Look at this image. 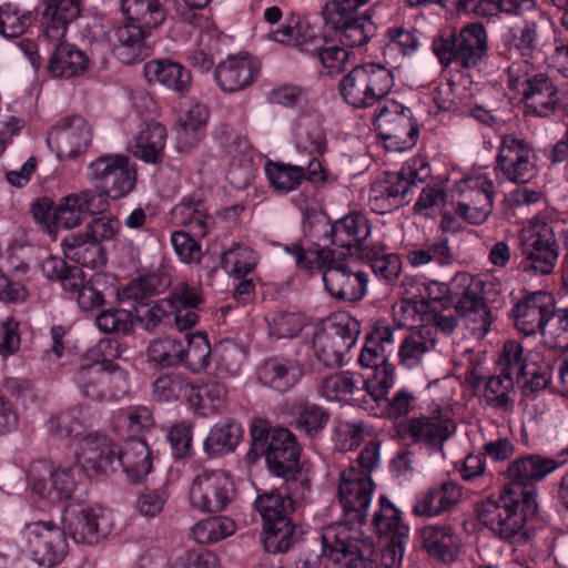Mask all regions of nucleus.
<instances>
[{"label": "nucleus", "instance_id": "obj_61", "mask_svg": "<svg viewBox=\"0 0 568 568\" xmlns=\"http://www.w3.org/2000/svg\"><path fill=\"white\" fill-rule=\"evenodd\" d=\"M32 11L21 10L13 3L0 6V34L6 38L22 36L32 24Z\"/></svg>", "mask_w": 568, "mask_h": 568}, {"label": "nucleus", "instance_id": "obj_36", "mask_svg": "<svg viewBox=\"0 0 568 568\" xmlns=\"http://www.w3.org/2000/svg\"><path fill=\"white\" fill-rule=\"evenodd\" d=\"M172 222L187 229L195 237H204L214 224L201 200L187 199L176 204L171 211Z\"/></svg>", "mask_w": 568, "mask_h": 568}, {"label": "nucleus", "instance_id": "obj_57", "mask_svg": "<svg viewBox=\"0 0 568 568\" xmlns=\"http://www.w3.org/2000/svg\"><path fill=\"white\" fill-rule=\"evenodd\" d=\"M339 92L342 98L351 105L357 109L369 108L366 78L363 64L354 67L351 72L339 82Z\"/></svg>", "mask_w": 568, "mask_h": 568}, {"label": "nucleus", "instance_id": "obj_47", "mask_svg": "<svg viewBox=\"0 0 568 568\" xmlns=\"http://www.w3.org/2000/svg\"><path fill=\"white\" fill-rule=\"evenodd\" d=\"M87 425L85 409L83 406L77 405L52 415L47 422V430L54 439H68L82 435Z\"/></svg>", "mask_w": 568, "mask_h": 568}, {"label": "nucleus", "instance_id": "obj_50", "mask_svg": "<svg viewBox=\"0 0 568 568\" xmlns=\"http://www.w3.org/2000/svg\"><path fill=\"white\" fill-rule=\"evenodd\" d=\"M270 38L278 43L294 47L313 45L314 42H321L307 21L292 14L277 29L271 31Z\"/></svg>", "mask_w": 568, "mask_h": 568}, {"label": "nucleus", "instance_id": "obj_2", "mask_svg": "<svg viewBox=\"0 0 568 568\" xmlns=\"http://www.w3.org/2000/svg\"><path fill=\"white\" fill-rule=\"evenodd\" d=\"M407 286L418 294L425 306H430L432 303L444 306L450 303L453 295L459 296L456 312L473 324L474 334L484 337L489 332L491 312L481 295L484 282L479 276L466 272L457 273L450 285L438 281L419 284L414 280H406L403 287Z\"/></svg>", "mask_w": 568, "mask_h": 568}, {"label": "nucleus", "instance_id": "obj_23", "mask_svg": "<svg viewBox=\"0 0 568 568\" xmlns=\"http://www.w3.org/2000/svg\"><path fill=\"white\" fill-rule=\"evenodd\" d=\"M394 428L398 439L438 446L452 435L454 425L449 417L437 410L432 415L405 418Z\"/></svg>", "mask_w": 568, "mask_h": 568}, {"label": "nucleus", "instance_id": "obj_45", "mask_svg": "<svg viewBox=\"0 0 568 568\" xmlns=\"http://www.w3.org/2000/svg\"><path fill=\"white\" fill-rule=\"evenodd\" d=\"M224 38L215 29L205 28L199 31L195 48L189 53L187 61L201 72H209L215 59L221 55Z\"/></svg>", "mask_w": 568, "mask_h": 568}, {"label": "nucleus", "instance_id": "obj_30", "mask_svg": "<svg viewBox=\"0 0 568 568\" xmlns=\"http://www.w3.org/2000/svg\"><path fill=\"white\" fill-rule=\"evenodd\" d=\"M258 67L248 54L230 55L215 69V80L225 92L244 90L255 80Z\"/></svg>", "mask_w": 568, "mask_h": 568}, {"label": "nucleus", "instance_id": "obj_25", "mask_svg": "<svg viewBox=\"0 0 568 568\" xmlns=\"http://www.w3.org/2000/svg\"><path fill=\"white\" fill-rule=\"evenodd\" d=\"M555 303V297L549 292L536 291L526 294L511 310L515 327L526 336L540 332Z\"/></svg>", "mask_w": 568, "mask_h": 568}, {"label": "nucleus", "instance_id": "obj_49", "mask_svg": "<svg viewBox=\"0 0 568 568\" xmlns=\"http://www.w3.org/2000/svg\"><path fill=\"white\" fill-rule=\"evenodd\" d=\"M121 10L128 20L149 30L166 19V10L159 0H121Z\"/></svg>", "mask_w": 568, "mask_h": 568}, {"label": "nucleus", "instance_id": "obj_5", "mask_svg": "<svg viewBox=\"0 0 568 568\" xmlns=\"http://www.w3.org/2000/svg\"><path fill=\"white\" fill-rule=\"evenodd\" d=\"M507 84L520 97L526 115L550 118L562 109V94L552 79L537 72L527 60L514 61L508 67Z\"/></svg>", "mask_w": 568, "mask_h": 568}, {"label": "nucleus", "instance_id": "obj_1", "mask_svg": "<svg viewBox=\"0 0 568 568\" xmlns=\"http://www.w3.org/2000/svg\"><path fill=\"white\" fill-rule=\"evenodd\" d=\"M284 251L294 258L300 271L310 275L321 272L324 286L333 298L356 302L364 297L367 274L343 253L328 247L306 251L300 243L284 245Z\"/></svg>", "mask_w": 568, "mask_h": 568}, {"label": "nucleus", "instance_id": "obj_58", "mask_svg": "<svg viewBox=\"0 0 568 568\" xmlns=\"http://www.w3.org/2000/svg\"><path fill=\"white\" fill-rule=\"evenodd\" d=\"M540 333L550 348L568 349V308L557 310L555 305Z\"/></svg>", "mask_w": 568, "mask_h": 568}, {"label": "nucleus", "instance_id": "obj_18", "mask_svg": "<svg viewBox=\"0 0 568 568\" xmlns=\"http://www.w3.org/2000/svg\"><path fill=\"white\" fill-rule=\"evenodd\" d=\"M560 467V463L540 454H524L509 462L505 476L508 483L503 487L521 493L528 505L537 504L535 483L544 480Z\"/></svg>", "mask_w": 568, "mask_h": 568}, {"label": "nucleus", "instance_id": "obj_21", "mask_svg": "<svg viewBox=\"0 0 568 568\" xmlns=\"http://www.w3.org/2000/svg\"><path fill=\"white\" fill-rule=\"evenodd\" d=\"M374 484L371 475L351 466L339 475L338 499L345 516L361 523L367 515Z\"/></svg>", "mask_w": 568, "mask_h": 568}, {"label": "nucleus", "instance_id": "obj_62", "mask_svg": "<svg viewBox=\"0 0 568 568\" xmlns=\"http://www.w3.org/2000/svg\"><path fill=\"white\" fill-rule=\"evenodd\" d=\"M226 387L219 382H210L200 386L192 385V390L187 395V400L196 409L214 412L225 402Z\"/></svg>", "mask_w": 568, "mask_h": 568}, {"label": "nucleus", "instance_id": "obj_33", "mask_svg": "<svg viewBox=\"0 0 568 568\" xmlns=\"http://www.w3.org/2000/svg\"><path fill=\"white\" fill-rule=\"evenodd\" d=\"M285 481L286 488L284 491L273 489L257 496L255 507L263 519V524L291 520V515L294 511V497L302 496L304 490L307 489H303L301 484H292L291 480Z\"/></svg>", "mask_w": 568, "mask_h": 568}, {"label": "nucleus", "instance_id": "obj_11", "mask_svg": "<svg viewBox=\"0 0 568 568\" xmlns=\"http://www.w3.org/2000/svg\"><path fill=\"white\" fill-rule=\"evenodd\" d=\"M433 51L443 67L475 68L488 51L487 30L479 22L466 24L458 33L435 40Z\"/></svg>", "mask_w": 568, "mask_h": 568}, {"label": "nucleus", "instance_id": "obj_12", "mask_svg": "<svg viewBox=\"0 0 568 568\" xmlns=\"http://www.w3.org/2000/svg\"><path fill=\"white\" fill-rule=\"evenodd\" d=\"M323 552L329 560L345 568H367L373 554L363 531L347 521L323 528Z\"/></svg>", "mask_w": 568, "mask_h": 568}, {"label": "nucleus", "instance_id": "obj_46", "mask_svg": "<svg viewBox=\"0 0 568 568\" xmlns=\"http://www.w3.org/2000/svg\"><path fill=\"white\" fill-rule=\"evenodd\" d=\"M243 437L242 425L233 418H226L215 424L206 439L204 450L209 455H220L233 452Z\"/></svg>", "mask_w": 568, "mask_h": 568}, {"label": "nucleus", "instance_id": "obj_7", "mask_svg": "<svg viewBox=\"0 0 568 568\" xmlns=\"http://www.w3.org/2000/svg\"><path fill=\"white\" fill-rule=\"evenodd\" d=\"M87 178L95 189L85 190L104 211L108 199L128 196L136 184V164L125 154H104L94 159L87 168Z\"/></svg>", "mask_w": 568, "mask_h": 568}, {"label": "nucleus", "instance_id": "obj_37", "mask_svg": "<svg viewBox=\"0 0 568 568\" xmlns=\"http://www.w3.org/2000/svg\"><path fill=\"white\" fill-rule=\"evenodd\" d=\"M61 247L67 258L90 270L101 268L106 262L103 247L82 233L64 237Z\"/></svg>", "mask_w": 568, "mask_h": 568}, {"label": "nucleus", "instance_id": "obj_15", "mask_svg": "<svg viewBox=\"0 0 568 568\" xmlns=\"http://www.w3.org/2000/svg\"><path fill=\"white\" fill-rule=\"evenodd\" d=\"M494 199V182L484 174L471 175L455 185L454 212L457 217L470 225H481L493 213Z\"/></svg>", "mask_w": 568, "mask_h": 568}, {"label": "nucleus", "instance_id": "obj_29", "mask_svg": "<svg viewBox=\"0 0 568 568\" xmlns=\"http://www.w3.org/2000/svg\"><path fill=\"white\" fill-rule=\"evenodd\" d=\"M40 13V26L43 40H61L68 32L69 24L81 12L82 0H44Z\"/></svg>", "mask_w": 568, "mask_h": 568}, {"label": "nucleus", "instance_id": "obj_60", "mask_svg": "<svg viewBox=\"0 0 568 568\" xmlns=\"http://www.w3.org/2000/svg\"><path fill=\"white\" fill-rule=\"evenodd\" d=\"M268 182L280 192L288 193L296 190L305 176L301 165L268 162L265 165Z\"/></svg>", "mask_w": 568, "mask_h": 568}, {"label": "nucleus", "instance_id": "obj_19", "mask_svg": "<svg viewBox=\"0 0 568 568\" xmlns=\"http://www.w3.org/2000/svg\"><path fill=\"white\" fill-rule=\"evenodd\" d=\"M22 535L29 552L40 566L57 565L68 554L67 531L52 520L29 523Z\"/></svg>", "mask_w": 568, "mask_h": 568}, {"label": "nucleus", "instance_id": "obj_6", "mask_svg": "<svg viewBox=\"0 0 568 568\" xmlns=\"http://www.w3.org/2000/svg\"><path fill=\"white\" fill-rule=\"evenodd\" d=\"M110 346L109 341H101L89 349L72 377L81 395L94 402L118 399L129 392L125 372L105 364L103 351Z\"/></svg>", "mask_w": 568, "mask_h": 568}, {"label": "nucleus", "instance_id": "obj_35", "mask_svg": "<svg viewBox=\"0 0 568 568\" xmlns=\"http://www.w3.org/2000/svg\"><path fill=\"white\" fill-rule=\"evenodd\" d=\"M152 464V450L142 438L131 437L120 448L119 468L133 481H140L150 474Z\"/></svg>", "mask_w": 568, "mask_h": 568}, {"label": "nucleus", "instance_id": "obj_4", "mask_svg": "<svg viewBox=\"0 0 568 568\" xmlns=\"http://www.w3.org/2000/svg\"><path fill=\"white\" fill-rule=\"evenodd\" d=\"M521 496V493L501 487L497 495L476 505L477 519L501 540L525 542V523L527 516L536 511L537 504L528 505Z\"/></svg>", "mask_w": 568, "mask_h": 568}, {"label": "nucleus", "instance_id": "obj_24", "mask_svg": "<svg viewBox=\"0 0 568 568\" xmlns=\"http://www.w3.org/2000/svg\"><path fill=\"white\" fill-rule=\"evenodd\" d=\"M63 527L77 544L95 545L111 534L113 525L104 510L83 508L67 509Z\"/></svg>", "mask_w": 568, "mask_h": 568}, {"label": "nucleus", "instance_id": "obj_31", "mask_svg": "<svg viewBox=\"0 0 568 568\" xmlns=\"http://www.w3.org/2000/svg\"><path fill=\"white\" fill-rule=\"evenodd\" d=\"M462 496L463 490L457 483L445 480L422 491L416 498L413 510L418 516L436 517L454 508Z\"/></svg>", "mask_w": 568, "mask_h": 568}, {"label": "nucleus", "instance_id": "obj_13", "mask_svg": "<svg viewBox=\"0 0 568 568\" xmlns=\"http://www.w3.org/2000/svg\"><path fill=\"white\" fill-rule=\"evenodd\" d=\"M371 0H328L323 8V19L345 47H362L374 36L375 26L359 13Z\"/></svg>", "mask_w": 568, "mask_h": 568}, {"label": "nucleus", "instance_id": "obj_22", "mask_svg": "<svg viewBox=\"0 0 568 568\" xmlns=\"http://www.w3.org/2000/svg\"><path fill=\"white\" fill-rule=\"evenodd\" d=\"M92 141V129L82 116L60 120L48 133L47 144L60 160L74 159Z\"/></svg>", "mask_w": 568, "mask_h": 568}, {"label": "nucleus", "instance_id": "obj_43", "mask_svg": "<svg viewBox=\"0 0 568 568\" xmlns=\"http://www.w3.org/2000/svg\"><path fill=\"white\" fill-rule=\"evenodd\" d=\"M294 141L297 150L311 155H323L327 149V140L320 115L301 116L295 126Z\"/></svg>", "mask_w": 568, "mask_h": 568}, {"label": "nucleus", "instance_id": "obj_44", "mask_svg": "<svg viewBox=\"0 0 568 568\" xmlns=\"http://www.w3.org/2000/svg\"><path fill=\"white\" fill-rule=\"evenodd\" d=\"M423 545L430 556L452 562L458 552V541L452 526L430 525L422 530Z\"/></svg>", "mask_w": 568, "mask_h": 568}, {"label": "nucleus", "instance_id": "obj_51", "mask_svg": "<svg viewBox=\"0 0 568 568\" xmlns=\"http://www.w3.org/2000/svg\"><path fill=\"white\" fill-rule=\"evenodd\" d=\"M297 527L291 520L263 524L262 542L268 554L288 551L298 539Z\"/></svg>", "mask_w": 568, "mask_h": 568}, {"label": "nucleus", "instance_id": "obj_27", "mask_svg": "<svg viewBox=\"0 0 568 568\" xmlns=\"http://www.w3.org/2000/svg\"><path fill=\"white\" fill-rule=\"evenodd\" d=\"M151 30L130 20L114 28L111 41L113 54L123 64L144 60L150 54L146 39Z\"/></svg>", "mask_w": 568, "mask_h": 568}, {"label": "nucleus", "instance_id": "obj_41", "mask_svg": "<svg viewBox=\"0 0 568 568\" xmlns=\"http://www.w3.org/2000/svg\"><path fill=\"white\" fill-rule=\"evenodd\" d=\"M554 363L537 352L526 355V364L520 367L517 383L521 385L525 394L538 393L545 389L552 376Z\"/></svg>", "mask_w": 568, "mask_h": 568}, {"label": "nucleus", "instance_id": "obj_48", "mask_svg": "<svg viewBox=\"0 0 568 568\" xmlns=\"http://www.w3.org/2000/svg\"><path fill=\"white\" fill-rule=\"evenodd\" d=\"M359 381L349 371L337 372L322 377L317 384L318 395L327 402L349 403L359 390Z\"/></svg>", "mask_w": 568, "mask_h": 568}, {"label": "nucleus", "instance_id": "obj_28", "mask_svg": "<svg viewBox=\"0 0 568 568\" xmlns=\"http://www.w3.org/2000/svg\"><path fill=\"white\" fill-rule=\"evenodd\" d=\"M78 457L95 473L110 474L119 469L120 448L109 437L89 433L80 440Z\"/></svg>", "mask_w": 568, "mask_h": 568}, {"label": "nucleus", "instance_id": "obj_26", "mask_svg": "<svg viewBox=\"0 0 568 568\" xmlns=\"http://www.w3.org/2000/svg\"><path fill=\"white\" fill-rule=\"evenodd\" d=\"M304 375L305 365L298 359L285 356L270 357L257 369L258 382L281 394L294 388Z\"/></svg>", "mask_w": 568, "mask_h": 568}, {"label": "nucleus", "instance_id": "obj_53", "mask_svg": "<svg viewBox=\"0 0 568 568\" xmlns=\"http://www.w3.org/2000/svg\"><path fill=\"white\" fill-rule=\"evenodd\" d=\"M183 343L172 336L155 338L146 348L148 362L155 368L181 365Z\"/></svg>", "mask_w": 568, "mask_h": 568}, {"label": "nucleus", "instance_id": "obj_8", "mask_svg": "<svg viewBox=\"0 0 568 568\" xmlns=\"http://www.w3.org/2000/svg\"><path fill=\"white\" fill-rule=\"evenodd\" d=\"M390 342V328L376 327L366 337L364 348L359 355V363L363 367L372 368L373 372L364 381V387L373 400L371 413L376 417H390L389 378L390 367L386 355L385 344Z\"/></svg>", "mask_w": 568, "mask_h": 568}, {"label": "nucleus", "instance_id": "obj_38", "mask_svg": "<svg viewBox=\"0 0 568 568\" xmlns=\"http://www.w3.org/2000/svg\"><path fill=\"white\" fill-rule=\"evenodd\" d=\"M143 73L148 82L160 83L178 92H185L191 85V73L178 62L152 60L144 64Z\"/></svg>", "mask_w": 568, "mask_h": 568}, {"label": "nucleus", "instance_id": "obj_16", "mask_svg": "<svg viewBox=\"0 0 568 568\" xmlns=\"http://www.w3.org/2000/svg\"><path fill=\"white\" fill-rule=\"evenodd\" d=\"M358 335L359 323L356 320L345 314L334 317L328 326L313 334L314 356L326 367H339Z\"/></svg>", "mask_w": 568, "mask_h": 568}, {"label": "nucleus", "instance_id": "obj_54", "mask_svg": "<svg viewBox=\"0 0 568 568\" xmlns=\"http://www.w3.org/2000/svg\"><path fill=\"white\" fill-rule=\"evenodd\" d=\"M394 113L398 115V123L393 130V151L404 152L415 146L419 135L418 125L413 119L410 109L395 100H393Z\"/></svg>", "mask_w": 568, "mask_h": 568}, {"label": "nucleus", "instance_id": "obj_3", "mask_svg": "<svg viewBox=\"0 0 568 568\" xmlns=\"http://www.w3.org/2000/svg\"><path fill=\"white\" fill-rule=\"evenodd\" d=\"M251 447L246 454L248 463L264 456L268 469L276 476L308 488L300 470V446L295 436L286 428H271L268 423L255 418L250 427Z\"/></svg>", "mask_w": 568, "mask_h": 568}, {"label": "nucleus", "instance_id": "obj_34", "mask_svg": "<svg viewBox=\"0 0 568 568\" xmlns=\"http://www.w3.org/2000/svg\"><path fill=\"white\" fill-rule=\"evenodd\" d=\"M101 212L103 210L84 190L61 200L53 211V225L67 230L73 229L82 222L85 213L95 214Z\"/></svg>", "mask_w": 568, "mask_h": 568}, {"label": "nucleus", "instance_id": "obj_40", "mask_svg": "<svg viewBox=\"0 0 568 568\" xmlns=\"http://www.w3.org/2000/svg\"><path fill=\"white\" fill-rule=\"evenodd\" d=\"M515 381L509 373L486 378L483 389L484 404L500 414H509L515 407Z\"/></svg>", "mask_w": 568, "mask_h": 568}, {"label": "nucleus", "instance_id": "obj_52", "mask_svg": "<svg viewBox=\"0 0 568 568\" xmlns=\"http://www.w3.org/2000/svg\"><path fill=\"white\" fill-rule=\"evenodd\" d=\"M235 531L234 520L226 516H212L202 519L191 529L193 539L200 545L215 544L234 535Z\"/></svg>", "mask_w": 568, "mask_h": 568}, {"label": "nucleus", "instance_id": "obj_32", "mask_svg": "<svg viewBox=\"0 0 568 568\" xmlns=\"http://www.w3.org/2000/svg\"><path fill=\"white\" fill-rule=\"evenodd\" d=\"M52 43L48 70L55 78L72 79L82 75L89 68L90 59L77 45L61 40H47Z\"/></svg>", "mask_w": 568, "mask_h": 568}, {"label": "nucleus", "instance_id": "obj_59", "mask_svg": "<svg viewBox=\"0 0 568 568\" xmlns=\"http://www.w3.org/2000/svg\"><path fill=\"white\" fill-rule=\"evenodd\" d=\"M221 264L230 275L243 278L256 266L257 256L251 247L234 244L223 253Z\"/></svg>", "mask_w": 568, "mask_h": 568}, {"label": "nucleus", "instance_id": "obj_56", "mask_svg": "<svg viewBox=\"0 0 568 568\" xmlns=\"http://www.w3.org/2000/svg\"><path fill=\"white\" fill-rule=\"evenodd\" d=\"M186 339L187 346L183 345L181 365L199 374L209 367L211 361L212 351L207 335L203 332L187 334Z\"/></svg>", "mask_w": 568, "mask_h": 568}, {"label": "nucleus", "instance_id": "obj_39", "mask_svg": "<svg viewBox=\"0 0 568 568\" xmlns=\"http://www.w3.org/2000/svg\"><path fill=\"white\" fill-rule=\"evenodd\" d=\"M331 240L341 247H361L369 236L371 226L365 214L352 212L335 221L331 226Z\"/></svg>", "mask_w": 568, "mask_h": 568}, {"label": "nucleus", "instance_id": "obj_14", "mask_svg": "<svg viewBox=\"0 0 568 568\" xmlns=\"http://www.w3.org/2000/svg\"><path fill=\"white\" fill-rule=\"evenodd\" d=\"M83 478L82 465L55 467L48 460L33 462L28 473L29 487L32 493L52 504L71 499Z\"/></svg>", "mask_w": 568, "mask_h": 568}, {"label": "nucleus", "instance_id": "obj_64", "mask_svg": "<svg viewBox=\"0 0 568 568\" xmlns=\"http://www.w3.org/2000/svg\"><path fill=\"white\" fill-rule=\"evenodd\" d=\"M507 45L510 51L517 52L523 59L532 57L538 48V24L536 21H524L521 27L513 28L509 31Z\"/></svg>", "mask_w": 568, "mask_h": 568}, {"label": "nucleus", "instance_id": "obj_42", "mask_svg": "<svg viewBox=\"0 0 568 568\" xmlns=\"http://www.w3.org/2000/svg\"><path fill=\"white\" fill-rule=\"evenodd\" d=\"M166 129L159 122H150L141 130L131 144L132 153L146 163H158L163 159Z\"/></svg>", "mask_w": 568, "mask_h": 568}, {"label": "nucleus", "instance_id": "obj_17", "mask_svg": "<svg viewBox=\"0 0 568 568\" xmlns=\"http://www.w3.org/2000/svg\"><path fill=\"white\" fill-rule=\"evenodd\" d=\"M495 169L508 182L529 183L538 174L532 145L515 134L501 135Z\"/></svg>", "mask_w": 568, "mask_h": 568}, {"label": "nucleus", "instance_id": "obj_20", "mask_svg": "<svg viewBox=\"0 0 568 568\" xmlns=\"http://www.w3.org/2000/svg\"><path fill=\"white\" fill-rule=\"evenodd\" d=\"M233 495V483L224 471L205 469L193 478L189 499L200 511L219 513L226 508Z\"/></svg>", "mask_w": 568, "mask_h": 568}, {"label": "nucleus", "instance_id": "obj_9", "mask_svg": "<svg viewBox=\"0 0 568 568\" xmlns=\"http://www.w3.org/2000/svg\"><path fill=\"white\" fill-rule=\"evenodd\" d=\"M202 303L200 288L183 283L174 287L169 297L159 300L153 305H145L146 307L141 311L134 305L132 308L140 324L149 332L170 322L172 317L178 329L185 331L197 323L199 315L195 311Z\"/></svg>", "mask_w": 568, "mask_h": 568}, {"label": "nucleus", "instance_id": "obj_10", "mask_svg": "<svg viewBox=\"0 0 568 568\" xmlns=\"http://www.w3.org/2000/svg\"><path fill=\"white\" fill-rule=\"evenodd\" d=\"M559 252L554 227L542 214L534 216L521 233V260L518 270L527 276L554 272Z\"/></svg>", "mask_w": 568, "mask_h": 568}, {"label": "nucleus", "instance_id": "obj_63", "mask_svg": "<svg viewBox=\"0 0 568 568\" xmlns=\"http://www.w3.org/2000/svg\"><path fill=\"white\" fill-rule=\"evenodd\" d=\"M268 334L275 339L292 338L308 325V318L301 312H280L267 317Z\"/></svg>", "mask_w": 568, "mask_h": 568}, {"label": "nucleus", "instance_id": "obj_55", "mask_svg": "<svg viewBox=\"0 0 568 568\" xmlns=\"http://www.w3.org/2000/svg\"><path fill=\"white\" fill-rule=\"evenodd\" d=\"M427 174L428 169L424 165L422 160L415 159L406 162L398 172L396 181L393 182V200H395L398 205L408 203L413 194L412 189L417 182L423 181Z\"/></svg>", "mask_w": 568, "mask_h": 568}]
</instances>
